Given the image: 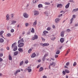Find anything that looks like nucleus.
Instances as JSON below:
<instances>
[{
    "label": "nucleus",
    "mask_w": 78,
    "mask_h": 78,
    "mask_svg": "<svg viewBox=\"0 0 78 78\" xmlns=\"http://www.w3.org/2000/svg\"><path fill=\"white\" fill-rule=\"evenodd\" d=\"M16 45H17V43L15 42L12 45V48H14L13 51H16L17 50V47L16 46Z\"/></svg>",
    "instance_id": "obj_1"
},
{
    "label": "nucleus",
    "mask_w": 78,
    "mask_h": 78,
    "mask_svg": "<svg viewBox=\"0 0 78 78\" xmlns=\"http://www.w3.org/2000/svg\"><path fill=\"white\" fill-rule=\"evenodd\" d=\"M24 45V43H20L18 45V46L19 48H21V47H23Z\"/></svg>",
    "instance_id": "obj_2"
},
{
    "label": "nucleus",
    "mask_w": 78,
    "mask_h": 78,
    "mask_svg": "<svg viewBox=\"0 0 78 78\" xmlns=\"http://www.w3.org/2000/svg\"><path fill=\"white\" fill-rule=\"evenodd\" d=\"M34 16H37L39 15V11L35 10L34 11Z\"/></svg>",
    "instance_id": "obj_3"
},
{
    "label": "nucleus",
    "mask_w": 78,
    "mask_h": 78,
    "mask_svg": "<svg viewBox=\"0 0 78 78\" xmlns=\"http://www.w3.org/2000/svg\"><path fill=\"white\" fill-rule=\"evenodd\" d=\"M23 17H25V18H28V14L27 13H24L23 14Z\"/></svg>",
    "instance_id": "obj_4"
},
{
    "label": "nucleus",
    "mask_w": 78,
    "mask_h": 78,
    "mask_svg": "<svg viewBox=\"0 0 78 78\" xmlns=\"http://www.w3.org/2000/svg\"><path fill=\"white\" fill-rule=\"evenodd\" d=\"M73 18H72L70 20H71V22L70 23H72L73 22V18H75V15H73Z\"/></svg>",
    "instance_id": "obj_5"
},
{
    "label": "nucleus",
    "mask_w": 78,
    "mask_h": 78,
    "mask_svg": "<svg viewBox=\"0 0 78 78\" xmlns=\"http://www.w3.org/2000/svg\"><path fill=\"white\" fill-rule=\"evenodd\" d=\"M11 25H14L15 23H16V21L13 20L11 21Z\"/></svg>",
    "instance_id": "obj_6"
},
{
    "label": "nucleus",
    "mask_w": 78,
    "mask_h": 78,
    "mask_svg": "<svg viewBox=\"0 0 78 78\" xmlns=\"http://www.w3.org/2000/svg\"><path fill=\"white\" fill-rule=\"evenodd\" d=\"M38 39L37 35H35L34 37H32V40H35V39Z\"/></svg>",
    "instance_id": "obj_7"
},
{
    "label": "nucleus",
    "mask_w": 78,
    "mask_h": 78,
    "mask_svg": "<svg viewBox=\"0 0 78 78\" xmlns=\"http://www.w3.org/2000/svg\"><path fill=\"white\" fill-rule=\"evenodd\" d=\"M4 33V31H2L0 32V36H1L2 37H3V38H4L3 36V34Z\"/></svg>",
    "instance_id": "obj_8"
},
{
    "label": "nucleus",
    "mask_w": 78,
    "mask_h": 78,
    "mask_svg": "<svg viewBox=\"0 0 78 78\" xmlns=\"http://www.w3.org/2000/svg\"><path fill=\"white\" fill-rule=\"evenodd\" d=\"M41 45L43 47H44V46H48L49 44L47 43H44V44H42Z\"/></svg>",
    "instance_id": "obj_9"
},
{
    "label": "nucleus",
    "mask_w": 78,
    "mask_h": 78,
    "mask_svg": "<svg viewBox=\"0 0 78 78\" xmlns=\"http://www.w3.org/2000/svg\"><path fill=\"white\" fill-rule=\"evenodd\" d=\"M36 54L35 53H33L31 56V58H34L36 57Z\"/></svg>",
    "instance_id": "obj_10"
},
{
    "label": "nucleus",
    "mask_w": 78,
    "mask_h": 78,
    "mask_svg": "<svg viewBox=\"0 0 78 78\" xmlns=\"http://www.w3.org/2000/svg\"><path fill=\"white\" fill-rule=\"evenodd\" d=\"M22 42H23V38H22L21 40L18 41V44H19V43H22Z\"/></svg>",
    "instance_id": "obj_11"
},
{
    "label": "nucleus",
    "mask_w": 78,
    "mask_h": 78,
    "mask_svg": "<svg viewBox=\"0 0 78 78\" xmlns=\"http://www.w3.org/2000/svg\"><path fill=\"white\" fill-rule=\"evenodd\" d=\"M6 20L7 21H8L9 20V14H8L6 16Z\"/></svg>",
    "instance_id": "obj_12"
},
{
    "label": "nucleus",
    "mask_w": 78,
    "mask_h": 78,
    "mask_svg": "<svg viewBox=\"0 0 78 78\" xmlns=\"http://www.w3.org/2000/svg\"><path fill=\"white\" fill-rule=\"evenodd\" d=\"M61 20V19H59V18H57L55 20V22L56 23H58L59 22V20Z\"/></svg>",
    "instance_id": "obj_13"
},
{
    "label": "nucleus",
    "mask_w": 78,
    "mask_h": 78,
    "mask_svg": "<svg viewBox=\"0 0 78 78\" xmlns=\"http://www.w3.org/2000/svg\"><path fill=\"white\" fill-rule=\"evenodd\" d=\"M63 5L61 4H58L57 5V8H62Z\"/></svg>",
    "instance_id": "obj_14"
},
{
    "label": "nucleus",
    "mask_w": 78,
    "mask_h": 78,
    "mask_svg": "<svg viewBox=\"0 0 78 78\" xmlns=\"http://www.w3.org/2000/svg\"><path fill=\"white\" fill-rule=\"evenodd\" d=\"M60 41L61 43H63L64 42V38H61L60 39Z\"/></svg>",
    "instance_id": "obj_15"
},
{
    "label": "nucleus",
    "mask_w": 78,
    "mask_h": 78,
    "mask_svg": "<svg viewBox=\"0 0 78 78\" xmlns=\"http://www.w3.org/2000/svg\"><path fill=\"white\" fill-rule=\"evenodd\" d=\"M18 50L21 53H22L23 51V50L22 48H19Z\"/></svg>",
    "instance_id": "obj_16"
},
{
    "label": "nucleus",
    "mask_w": 78,
    "mask_h": 78,
    "mask_svg": "<svg viewBox=\"0 0 78 78\" xmlns=\"http://www.w3.org/2000/svg\"><path fill=\"white\" fill-rule=\"evenodd\" d=\"M64 31H63L61 32L60 35L61 37H63L64 36Z\"/></svg>",
    "instance_id": "obj_17"
},
{
    "label": "nucleus",
    "mask_w": 78,
    "mask_h": 78,
    "mask_svg": "<svg viewBox=\"0 0 78 78\" xmlns=\"http://www.w3.org/2000/svg\"><path fill=\"white\" fill-rule=\"evenodd\" d=\"M69 5H70V3H68L65 6V8L66 9H67V8H69Z\"/></svg>",
    "instance_id": "obj_18"
},
{
    "label": "nucleus",
    "mask_w": 78,
    "mask_h": 78,
    "mask_svg": "<svg viewBox=\"0 0 78 78\" xmlns=\"http://www.w3.org/2000/svg\"><path fill=\"white\" fill-rule=\"evenodd\" d=\"M20 72V70H17L14 73L15 75H17V73H19V72Z\"/></svg>",
    "instance_id": "obj_19"
},
{
    "label": "nucleus",
    "mask_w": 78,
    "mask_h": 78,
    "mask_svg": "<svg viewBox=\"0 0 78 78\" xmlns=\"http://www.w3.org/2000/svg\"><path fill=\"white\" fill-rule=\"evenodd\" d=\"M78 11V8L76 9H74L73 11V12H76V11Z\"/></svg>",
    "instance_id": "obj_20"
},
{
    "label": "nucleus",
    "mask_w": 78,
    "mask_h": 78,
    "mask_svg": "<svg viewBox=\"0 0 78 78\" xmlns=\"http://www.w3.org/2000/svg\"><path fill=\"white\" fill-rule=\"evenodd\" d=\"M36 24H37V21L35 20V21L34 23L33 26L34 27H35L36 26Z\"/></svg>",
    "instance_id": "obj_21"
},
{
    "label": "nucleus",
    "mask_w": 78,
    "mask_h": 78,
    "mask_svg": "<svg viewBox=\"0 0 78 78\" xmlns=\"http://www.w3.org/2000/svg\"><path fill=\"white\" fill-rule=\"evenodd\" d=\"M4 42V40L3 38L0 39V42L2 43Z\"/></svg>",
    "instance_id": "obj_22"
},
{
    "label": "nucleus",
    "mask_w": 78,
    "mask_h": 78,
    "mask_svg": "<svg viewBox=\"0 0 78 78\" xmlns=\"http://www.w3.org/2000/svg\"><path fill=\"white\" fill-rule=\"evenodd\" d=\"M44 70V68L42 67H41L39 69V72L43 71Z\"/></svg>",
    "instance_id": "obj_23"
},
{
    "label": "nucleus",
    "mask_w": 78,
    "mask_h": 78,
    "mask_svg": "<svg viewBox=\"0 0 78 78\" xmlns=\"http://www.w3.org/2000/svg\"><path fill=\"white\" fill-rule=\"evenodd\" d=\"M39 0H33V2L34 3H36L38 2Z\"/></svg>",
    "instance_id": "obj_24"
},
{
    "label": "nucleus",
    "mask_w": 78,
    "mask_h": 78,
    "mask_svg": "<svg viewBox=\"0 0 78 78\" xmlns=\"http://www.w3.org/2000/svg\"><path fill=\"white\" fill-rule=\"evenodd\" d=\"M9 60H12V57L10 55H9Z\"/></svg>",
    "instance_id": "obj_25"
},
{
    "label": "nucleus",
    "mask_w": 78,
    "mask_h": 78,
    "mask_svg": "<svg viewBox=\"0 0 78 78\" xmlns=\"http://www.w3.org/2000/svg\"><path fill=\"white\" fill-rule=\"evenodd\" d=\"M70 52V49H69L68 50H67V51L66 54V55H67L68 53Z\"/></svg>",
    "instance_id": "obj_26"
},
{
    "label": "nucleus",
    "mask_w": 78,
    "mask_h": 78,
    "mask_svg": "<svg viewBox=\"0 0 78 78\" xmlns=\"http://www.w3.org/2000/svg\"><path fill=\"white\" fill-rule=\"evenodd\" d=\"M60 53V51H59V50H58L57 51V52H56V54L57 55H59Z\"/></svg>",
    "instance_id": "obj_27"
},
{
    "label": "nucleus",
    "mask_w": 78,
    "mask_h": 78,
    "mask_svg": "<svg viewBox=\"0 0 78 78\" xmlns=\"http://www.w3.org/2000/svg\"><path fill=\"white\" fill-rule=\"evenodd\" d=\"M31 51H32V49H30L28 51V53H30L31 52Z\"/></svg>",
    "instance_id": "obj_28"
},
{
    "label": "nucleus",
    "mask_w": 78,
    "mask_h": 78,
    "mask_svg": "<svg viewBox=\"0 0 78 78\" xmlns=\"http://www.w3.org/2000/svg\"><path fill=\"white\" fill-rule=\"evenodd\" d=\"M48 33V32L47 31H44L43 32V34H47Z\"/></svg>",
    "instance_id": "obj_29"
},
{
    "label": "nucleus",
    "mask_w": 78,
    "mask_h": 78,
    "mask_svg": "<svg viewBox=\"0 0 78 78\" xmlns=\"http://www.w3.org/2000/svg\"><path fill=\"white\" fill-rule=\"evenodd\" d=\"M38 7L39 8H42V4H40L38 5Z\"/></svg>",
    "instance_id": "obj_30"
},
{
    "label": "nucleus",
    "mask_w": 78,
    "mask_h": 78,
    "mask_svg": "<svg viewBox=\"0 0 78 78\" xmlns=\"http://www.w3.org/2000/svg\"><path fill=\"white\" fill-rule=\"evenodd\" d=\"M31 33H34V29L33 28H32V30H31Z\"/></svg>",
    "instance_id": "obj_31"
},
{
    "label": "nucleus",
    "mask_w": 78,
    "mask_h": 78,
    "mask_svg": "<svg viewBox=\"0 0 78 78\" xmlns=\"http://www.w3.org/2000/svg\"><path fill=\"white\" fill-rule=\"evenodd\" d=\"M7 37H10L11 36V34L8 33L7 34Z\"/></svg>",
    "instance_id": "obj_32"
},
{
    "label": "nucleus",
    "mask_w": 78,
    "mask_h": 78,
    "mask_svg": "<svg viewBox=\"0 0 78 78\" xmlns=\"http://www.w3.org/2000/svg\"><path fill=\"white\" fill-rule=\"evenodd\" d=\"M48 53H47L46 54H45L44 55V58H45L46 57H47V56H48Z\"/></svg>",
    "instance_id": "obj_33"
},
{
    "label": "nucleus",
    "mask_w": 78,
    "mask_h": 78,
    "mask_svg": "<svg viewBox=\"0 0 78 78\" xmlns=\"http://www.w3.org/2000/svg\"><path fill=\"white\" fill-rule=\"evenodd\" d=\"M45 5H50V3L49 2H46L45 3Z\"/></svg>",
    "instance_id": "obj_34"
},
{
    "label": "nucleus",
    "mask_w": 78,
    "mask_h": 78,
    "mask_svg": "<svg viewBox=\"0 0 78 78\" xmlns=\"http://www.w3.org/2000/svg\"><path fill=\"white\" fill-rule=\"evenodd\" d=\"M28 72H31L32 70L31 69H27Z\"/></svg>",
    "instance_id": "obj_35"
},
{
    "label": "nucleus",
    "mask_w": 78,
    "mask_h": 78,
    "mask_svg": "<svg viewBox=\"0 0 78 78\" xmlns=\"http://www.w3.org/2000/svg\"><path fill=\"white\" fill-rule=\"evenodd\" d=\"M18 54V52L17 51H16L14 53V55L15 56H16Z\"/></svg>",
    "instance_id": "obj_36"
},
{
    "label": "nucleus",
    "mask_w": 78,
    "mask_h": 78,
    "mask_svg": "<svg viewBox=\"0 0 78 78\" xmlns=\"http://www.w3.org/2000/svg\"><path fill=\"white\" fill-rule=\"evenodd\" d=\"M65 72H66V73H69V70H67V69H66L65 70Z\"/></svg>",
    "instance_id": "obj_37"
},
{
    "label": "nucleus",
    "mask_w": 78,
    "mask_h": 78,
    "mask_svg": "<svg viewBox=\"0 0 78 78\" xmlns=\"http://www.w3.org/2000/svg\"><path fill=\"white\" fill-rule=\"evenodd\" d=\"M23 64V61H22L20 63V66H22Z\"/></svg>",
    "instance_id": "obj_38"
},
{
    "label": "nucleus",
    "mask_w": 78,
    "mask_h": 78,
    "mask_svg": "<svg viewBox=\"0 0 78 78\" xmlns=\"http://www.w3.org/2000/svg\"><path fill=\"white\" fill-rule=\"evenodd\" d=\"M69 2H71L72 3H75L74 1L73 0H70L69 1Z\"/></svg>",
    "instance_id": "obj_39"
},
{
    "label": "nucleus",
    "mask_w": 78,
    "mask_h": 78,
    "mask_svg": "<svg viewBox=\"0 0 78 78\" xmlns=\"http://www.w3.org/2000/svg\"><path fill=\"white\" fill-rule=\"evenodd\" d=\"M55 39H56V37H54L51 38V40H52V41H54V40H55Z\"/></svg>",
    "instance_id": "obj_40"
},
{
    "label": "nucleus",
    "mask_w": 78,
    "mask_h": 78,
    "mask_svg": "<svg viewBox=\"0 0 78 78\" xmlns=\"http://www.w3.org/2000/svg\"><path fill=\"white\" fill-rule=\"evenodd\" d=\"M69 64H70V63H69V62H67V63H66V66H69Z\"/></svg>",
    "instance_id": "obj_41"
},
{
    "label": "nucleus",
    "mask_w": 78,
    "mask_h": 78,
    "mask_svg": "<svg viewBox=\"0 0 78 78\" xmlns=\"http://www.w3.org/2000/svg\"><path fill=\"white\" fill-rule=\"evenodd\" d=\"M55 64V62H52V63L50 64V66H53V65H54Z\"/></svg>",
    "instance_id": "obj_42"
},
{
    "label": "nucleus",
    "mask_w": 78,
    "mask_h": 78,
    "mask_svg": "<svg viewBox=\"0 0 78 78\" xmlns=\"http://www.w3.org/2000/svg\"><path fill=\"white\" fill-rule=\"evenodd\" d=\"M41 38L42 41H43V42H44L45 41V39H44L43 37H41Z\"/></svg>",
    "instance_id": "obj_43"
},
{
    "label": "nucleus",
    "mask_w": 78,
    "mask_h": 78,
    "mask_svg": "<svg viewBox=\"0 0 78 78\" xmlns=\"http://www.w3.org/2000/svg\"><path fill=\"white\" fill-rule=\"evenodd\" d=\"M66 31L67 32H70V31H71V30H70L69 29H68L66 30Z\"/></svg>",
    "instance_id": "obj_44"
},
{
    "label": "nucleus",
    "mask_w": 78,
    "mask_h": 78,
    "mask_svg": "<svg viewBox=\"0 0 78 78\" xmlns=\"http://www.w3.org/2000/svg\"><path fill=\"white\" fill-rule=\"evenodd\" d=\"M25 24L26 27H27V26H28V25H29V24L28 23H25Z\"/></svg>",
    "instance_id": "obj_45"
},
{
    "label": "nucleus",
    "mask_w": 78,
    "mask_h": 78,
    "mask_svg": "<svg viewBox=\"0 0 78 78\" xmlns=\"http://www.w3.org/2000/svg\"><path fill=\"white\" fill-rule=\"evenodd\" d=\"M48 31H49V30H51V28L50 27H48L47 29Z\"/></svg>",
    "instance_id": "obj_46"
},
{
    "label": "nucleus",
    "mask_w": 78,
    "mask_h": 78,
    "mask_svg": "<svg viewBox=\"0 0 78 78\" xmlns=\"http://www.w3.org/2000/svg\"><path fill=\"white\" fill-rule=\"evenodd\" d=\"M25 64H28V60H26L25 62Z\"/></svg>",
    "instance_id": "obj_47"
},
{
    "label": "nucleus",
    "mask_w": 78,
    "mask_h": 78,
    "mask_svg": "<svg viewBox=\"0 0 78 78\" xmlns=\"http://www.w3.org/2000/svg\"><path fill=\"white\" fill-rule=\"evenodd\" d=\"M11 33H13V32H14V29H12L11 30Z\"/></svg>",
    "instance_id": "obj_48"
},
{
    "label": "nucleus",
    "mask_w": 78,
    "mask_h": 78,
    "mask_svg": "<svg viewBox=\"0 0 78 78\" xmlns=\"http://www.w3.org/2000/svg\"><path fill=\"white\" fill-rule=\"evenodd\" d=\"M76 65V62H74L73 64V66H75Z\"/></svg>",
    "instance_id": "obj_49"
},
{
    "label": "nucleus",
    "mask_w": 78,
    "mask_h": 78,
    "mask_svg": "<svg viewBox=\"0 0 78 78\" xmlns=\"http://www.w3.org/2000/svg\"><path fill=\"white\" fill-rule=\"evenodd\" d=\"M45 57H44L43 58H42V60L43 61H45Z\"/></svg>",
    "instance_id": "obj_50"
},
{
    "label": "nucleus",
    "mask_w": 78,
    "mask_h": 78,
    "mask_svg": "<svg viewBox=\"0 0 78 78\" xmlns=\"http://www.w3.org/2000/svg\"><path fill=\"white\" fill-rule=\"evenodd\" d=\"M3 56V54L2 53L0 54V57H2Z\"/></svg>",
    "instance_id": "obj_51"
},
{
    "label": "nucleus",
    "mask_w": 78,
    "mask_h": 78,
    "mask_svg": "<svg viewBox=\"0 0 78 78\" xmlns=\"http://www.w3.org/2000/svg\"><path fill=\"white\" fill-rule=\"evenodd\" d=\"M62 73L63 74V75H65L66 74V72H65V71H63L62 72Z\"/></svg>",
    "instance_id": "obj_52"
},
{
    "label": "nucleus",
    "mask_w": 78,
    "mask_h": 78,
    "mask_svg": "<svg viewBox=\"0 0 78 78\" xmlns=\"http://www.w3.org/2000/svg\"><path fill=\"white\" fill-rule=\"evenodd\" d=\"M55 58H58V55H55Z\"/></svg>",
    "instance_id": "obj_53"
},
{
    "label": "nucleus",
    "mask_w": 78,
    "mask_h": 78,
    "mask_svg": "<svg viewBox=\"0 0 78 78\" xmlns=\"http://www.w3.org/2000/svg\"><path fill=\"white\" fill-rule=\"evenodd\" d=\"M62 16V14H61L59 15L58 16V17H60L61 16Z\"/></svg>",
    "instance_id": "obj_54"
},
{
    "label": "nucleus",
    "mask_w": 78,
    "mask_h": 78,
    "mask_svg": "<svg viewBox=\"0 0 78 78\" xmlns=\"http://www.w3.org/2000/svg\"><path fill=\"white\" fill-rule=\"evenodd\" d=\"M75 27H77V26H78V23H76L75 25Z\"/></svg>",
    "instance_id": "obj_55"
},
{
    "label": "nucleus",
    "mask_w": 78,
    "mask_h": 78,
    "mask_svg": "<svg viewBox=\"0 0 78 78\" xmlns=\"http://www.w3.org/2000/svg\"><path fill=\"white\" fill-rule=\"evenodd\" d=\"M44 13L46 15L48 14V12H47V11H46L45 12H44Z\"/></svg>",
    "instance_id": "obj_56"
},
{
    "label": "nucleus",
    "mask_w": 78,
    "mask_h": 78,
    "mask_svg": "<svg viewBox=\"0 0 78 78\" xmlns=\"http://www.w3.org/2000/svg\"><path fill=\"white\" fill-rule=\"evenodd\" d=\"M3 61V59L2 58H0V62H2Z\"/></svg>",
    "instance_id": "obj_57"
},
{
    "label": "nucleus",
    "mask_w": 78,
    "mask_h": 78,
    "mask_svg": "<svg viewBox=\"0 0 78 78\" xmlns=\"http://www.w3.org/2000/svg\"><path fill=\"white\" fill-rule=\"evenodd\" d=\"M43 78H47V76H43Z\"/></svg>",
    "instance_id": "obj_58"
},
{
    "label": "nucleus",
    "mask_w": 78,
    "mask_h": 78,
    "mask_svg": "<svg viewBox=\"0 0 78 78\" xmlns=\"http://www.w3.org/2000/svg\"><path fill=\"white\" fill-rule=\"evenodd\" d=\"M11 17H14V15H13V14H11Z\"/></svg>",
    "instance_id": "obj_59"
},
{
    "label": "nucleus",
    "mask_w": 78,
    "mask_h": 78,
    "mask_svg": "<svg viewBox=\"0 0 78 78\" xmlns=\"http://www.w3.org/2000/svg\"><path fill=\"white\" fill-rule=\"evenodd\" d=\"M52 28H55V26L54 25H53L52 26Z\"/></svg>",
    "instance_id": "obj_60"
},
{
    "label": "nucleus",
    "mask_w": 78,
    "mask_h": 78,
    "mask_svg": "<svg viewBox=\"0 0 78 78\" xmlns=\"http://www.w3.org/2000/svg\"><path fill=\"white\" fill-rule=\"evenodd\" d=\"M27 34L28 35H29V34H30V32H28Z\"/></svg>",
    "instance_id": "obj_61"
},
{
    "label": "nucleus",
    "mask_w": 78,
    "mask_h": 78,
    "mask_svg": "<svg viewBox=\"0 0 78 78\" xmlns=\"http://www.w3.org/2000/svg\"><path fill=\"white\" fill-rule=\"evenodd\" d=\"M65 68H66L67 69H68V67H67V66H64Z\"/></svg>",
    "instance_id": "obj_62"
},
{
    "label": "nucleus",
    "mask_w": 78,
    "mask_h": 78,
    "mask_svg": "<svg viewBox=\"0 0 78 78\" xmlns=\"http://www.w3.org/2000/svg\"><path fill=\"white\" fill-rule=\"evenodd\" d=\"M39 67H40V65H38L37 66V69H38V68H39Z\"/></svg>",
    "instance_id": "obj_63"
},
{
    "label": "nucleus",
    "mask_w": 78,
    "mask_h": 78,
    "mask_svg": "<svg viewBox=\"0 0 78 78\" xmlns=\"http://www.w3.org/2000/svg\"><path fill=\"white\" fill-rule=\"evenodd\" d=\"M38 62H41V59H39L38 60Z\"/></svg>",
    "instance_id": "obj_64"
}]
</instances>
